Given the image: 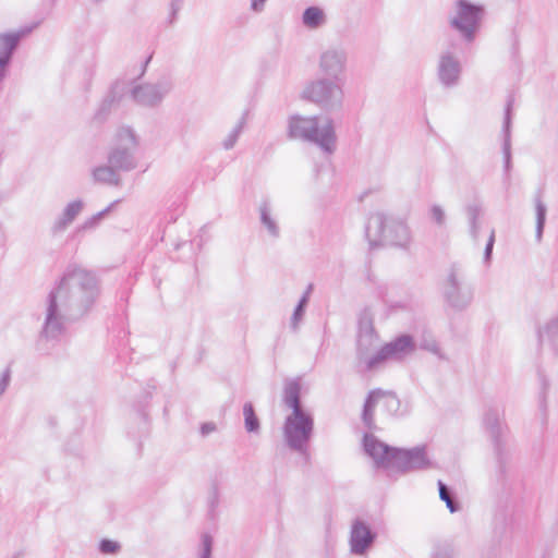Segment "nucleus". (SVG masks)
I'll use <instances>...</instances> for the list:
<instances>
[{"instance_id":"f257e3e1","label":"nucleus","mask_w":558,"mask_h":558,"mask_svg":"<svg viewBox=\"0 0 558 558\" xmlns=\"http://www.w3.org/2000/svg\"><path fill=\"white\" fill-rule=\"evenodd\" d=\"M99 293V282L94 272L69 265L46 298L37 349L45 350L48 343L57 342L68 323L82 318L92 310Z\"/></svg>"},{"instance_id":"f03ea898","label":"nucleus","mask_w":558,"mask_h":558,"mask_svg":"<svg viewBox=\"0 0 558 558\" xmlns=\"http://www.w3.org/2000/svg\"><path fill=\"white\" fill-rule=\"evenodd\" d=\"M363 446L365 452L377 466L396 469L402 473L427 470L434 466L427 456L425 446L399 449L380 441L372 434L364 435Z\"/></svg>"},{"instance_id":"7ed1b4c3","label":"nucleus","mask_w":558,"mask_h":558,"mask_svg":"<svg viewBox=\"0 0 558 558\" xmlns=\"http://www.w3.org/2000/svg\"><path fill=\"white\" fill-rule=\"evenodd\" d=\"M288 136L319 147L330 155L336 150L337 135L333 120L327 116L293 114L288 119Z\"/></svg>"},{"instance_id":"20e7f679","label":"nucleus","mask_w":558,"mask_h":558,"mask_svg":"<svg viewBox=\"0 0 558 558\" xmlns=\"http://www.w3.org/2000/svg\"><path fill=\"white\" fill-rule=\"evenodd\" d=\"M365 236L372 247L389 245L408 250L412 242L410 228L403 219L380 211L369 215Z\"/></svg>"},{"instance_id":"39448f33","label":"nucleus","mask_w":558,"mask_h":558,"mask_svg":"<svg viewBox=\"0 0 558 558\" xmlns=\"http://www.w3.org/2000/svg\"><path fill=\"white\" fill-rule=\"evenodd\" d=\"M314 434V417L308 411L294 412L286 416L282 436L287 447L301 456H308V446Z\"/></svg>"},{"instance_id":"423d86ee","label":"nucleus","mask_w":558,"mask_h":558,"mask_svg":"<svg viewBox=\"0 0 558 558\" xmlns=\"http://www.w3.org/2000/svg\"><path fill=\"white\" fill-rule=\"evenodd\" d=\"M138 137L130 126L117 130L107 153V161L119 171L129 172L137 167Z\"/></svg>"},{"instance_id":"0eeeda50","label":"nucleus","mask_w":558,"mask_h":558,"mask_svg":"<svg viewBox=\"0 0 558 558\" xmlns=\"http://www.w3.org/2000/svg\"><path fill=\"white\" fill-rule=\"evenodd\" d=\"M302 96L323 110H339L344 98L343 82L326 76L315 78L307 83Z\"/></svg>"},{"instance_id":"6e6552de","label":"nucleus","mask_w":558,"mask_h":558,"mask_svg":"<svg viewBox=\"0 0 558 558\" xmlns=\"http://www.w3.org/2000/svg\"><path fill=\"white\" fill-rule=\"evenodd\" d=\"M485 432L492 439L500 476L507 472V465L511 460V449L508 446L506 432L507 428L501 421V413L498 409L489 408L483 416Z\"/></svg>"},{"instance_id":"1a4fd4ad","label":"nucleus","mask_w":558,"mask_h":558,"mask_svg":"<svg viewBox=\"0 0 558 558\" xmlns=\"http://www.w3.org/2000/svg\"><path fill=\"white\" fill-rule=\"evenodd\" d=\"M446 303L458 311L466 308L473 300V288L460 267L453 265L442 283Z\"/></svg>"},{"instance_id":"9d476101","label":"nucleus","mask_w":558,"mask_h":558,"mask_svg":"<svg viewBox=\"0 0 558 558\" xmlns=\"http://www.w3.org/2000/svg\"><path fill=\"white\" fill-rule=\"evenodd\" d=\"M483 12L482 5L474 4L468 0H458L456 3V14L449 19V25L466 43H472L480 29Z\"/></svg>"},{"instance_id":"9b49d317","label":"nucleus","mask_w":558,"mask_h":558,"mask_svg":"<svg viewBox=\"0 0 558 558\" xmlns=\"http://www.w3.org/2000/svg\"><path fill=\"white\" fill-rule=\"evenodd\" d=\"M172 89V80L161 77L156 82L134 84L130 89V97L140 107L154 109L162 104Z\"/></svg>"},{"instance_id":"f8f14e48","label":"nucleus","mask_w":558,"mask_h":558,"mask_svg":"<svg viewBox=\"0 0 558 558\" xmlns=\"http://www.w3.org/2000/svg\"><path fill=\"white\" fill-rule=\"evenodd\" d=\"M378 402H383V407L389 415L401 416L407 413V408H402L401 401L391 391L375 389L369 391L363 407L362 421L369 429L374 427V409Z\"/></svg>"},{"instance_id":"ddd939ff","label":"nucleus","mask_w":558,"mask_h":558,"mask_svg":"<svg viewBox=\"0 0 558 558\" xmlns=\"http://www.w3.org/2000/svg\"><path fill=\"white\" fill-rule=\"evenodd\" d=\"M348 64V52L342 46H329L318 58V69L326 77L343 82Z\"/></svg>"},{"instance_id":"4468645a","label":"nucleus","mask_w":558,"mask_h":558,"mask_svg":"<svg viewBox=\"0 0 558 558\" xmlns=\"http://www.w3.org/2000/svg\"><path fill=\"white\" fill-rule=\"evenodd\" d=\"M437 78L445 88L459 85L462 74V64L459 57L449 48L440 51L436 66Z\"/></svg>"},{"instance_id":"2eb2a0df","label":"nucleus","mask_w":558,"mask_h":558,"mask_svg":"<svg viewBox=\"0 0 558 558\" xmlns=\"http://www.w3.org/2000/svg\"><path fill=\"white\" fill-rule=\"evenodd\" d=\"M414 342L411 336L401 335L393 341L385 344L375 351L374 357L368 361L369 367H380L383 363L389 359H401L405 354L414 351Z\"/></svg>"},{"instance_id":"dca6fc26","label":"nucleus","mask_w":558,"mask_h":558,"mask_svg":"<svg viewBox=\"0 0 558 558\" xmlns=\"http://www.w3.org/2000/svg\"><path fill=\"white\" fill-rule=\"evenodd\" d=\"M376 539V533L362 520L355 519L351 525L350 548L354 555H364Z\"/></svg>"},{"instance_id":"f3484780","label":"nucleus","mask_w":558,"mask_h":558,"mask_svg":"<svg viewBox=\"0 0 558 558\" xmlns=\"http://www.w3.org/2000/svg\"><path fill=\"white\" fill-rule=\"evenodd\" d=\"M378 345L377 335H357L356 338V368L359 372H373L378 367H369L368 361L374 357L373 350Z\"/></svg>"},{"instance_id":"a211bd4d","label":"nucleus","mask_w":558,"mask_h":558,"mask_svg":"<svg viewBox=\"0 0 558 558\" xmlns=\"http://www.w3.org/2000/svg\"><path fill=\"white\" fill-rule=\"evenodd\" d=\"M29 32L31 29H23L15 33L0 34V82L5 77L7 66L10 64L20 40Z\"/></svg>"},{"instance_id":"6ab92c4d","label":"nucleus","mask_w":558,"mask_h":558,"mask_svg":"<svg viewBox=\"0 0 558 558\" xmlns=\"http://www.w3.org/2000/svg\"><path fill=\"white\" fill-rule=\"evenodd\" d=\"M511 98L508 99L506 109H505V118L502 124V154L505 161V170L506 172L510 171L511 168V110H512Z\"/></svg>"},{"instance_id":"aec40b11","label":"nucleus","mask_w":558,"mask_h":558,"mask_svg":"<svg viewBox=\"0 0 558 558\" xmlns=\"http://www.w3.org/2000/svg\"><path fill=\"white\" fill-rule=\"evenodd\" d=\"M259 221L271 239L280 236V227L274 215L269 199H263L258 207Z\"/></svg>"},{"instance_id":"412c9836","label":"nucleus","mask_w":558,"mask_h":558,"mask_svg":"<svg viewBox=\"0 0 558 558\" xmlns=\"http://www.w3.org/2000/svg\"><path fill=\"white\" fill-rule=\"evenodd\" d=\"M282 401L291 409V413L306 411L301 402V384L298 379H290L284 383Z\"/></svg>"},{"instance_id":"4be33fe9","label":"nucleus","mask_w":558,"mask_h":558,"mask_svg":"<svg viewBox=\"0 0 558 558\" xmlns=\"http://www.w3.org/2000/svg\"><path fill=\"white\" fill-rule=\"evenodd\" d=\"M84 208V203L81 199H75L69 203L63 209L62 214L58 217L52 226V232L59 233L64 231L80 215Z\"/></svg>"},{"instance_id":"5701e85b","label":"nucleus","mask_w":558,"mask_h":558,"mask_svg":"<svg viewBox=\"0 0 558 558\" xmlns=\"http://www.w3.org/2000/svg\"><path fill=\"white\" fill-rule=\"evenodd\" d=\"M92 178L95 183L119 186L121 178L119 170L107 161V165H100L92 169Z\"/></svg>"},{"instance_id":"b1692460","label":"nucleus","mask_w":558,"mask_h":558,"mask_svg":"<svg viewBox=\"0 0 558 558\" xmlns=\"http://www.w3.org/2000/svg\"><path fill=\"white\" fill-rule=\"evenodd\" d=\"M327 22L325 11L316 5L308 7L302 14V23L310 29H317Z\"/></svg>"},{"instance_id":"393cba45","label":"nucleus","mask_w":558,"mask_h":558,"mask_svg":"<svg viewBox=\"0 0 558 558\" xmlns=\"http://www.w3.org/2000/svg\"><path fill=\"white\" fill-rule=\"evenodd\" d=\"M538 341H547L554 350L558 351V317L551 318L544 327L538 329Z\"/></svg>"},{"instance_id":"a878e982","label":"nucleus","mask_w":558,"mask_h":558,"mask_svg":"<svg viewBox=\"0 0 558 558\" xmlns=\"http://www.w3.org/2000/svg\"><path fill=\"white\" fill-rule=\"evenodd\" d=\"M465 213L469 221L470 234L472 239L476 241L480 234L481 225L478 220L483 215V208L478 203H472L465 207Z\"/></svg>"},{"instance_id":"bb28decb","label":"nucleus","mask_w":558,"mask_h":558,"mask_svg":"<svg viewBox=\"0 0 558 558\" xmlns=\"http://www.w3.org/2000/svg\"><path fill=\"white\" fill-rule=\"evenodd\" d=\"M535 211H536V228H535V238L537 242L542 240L544 227L546 222V205L543 203L541 195L535 197Z\"/></svg>"},{"instance_id":"cd10ccee","label":"nucleus","mask_w":558,"mask_h":558,"mask_svg":"<svg viewBox=\"0 0 558 558\" xmlns=\"http://www.w3.org/2000/svg\"><path fill=\"white\" fill-rule=\"evenodd\" d=\"M373 314L368 308L360 312L357 318V335H375Z\"/></svg>"},{"instance_id":"c85d7f7f","label":"nucleus","mask_w":558,"mask_h":558,"mask_svg":"<svg viewBox=\"0 0 558 558\" xmlns=\"http://www.w3.org/2000/svg\"><path fill=\"white\" fill-rule=\"evenodd\" d=\"M244 426L248 433H257L260 428L259 420L251 402L243 405Z\"/></svg>"},{"instance_id":"c756f323","label":"nucleus","mask_w":558,"mask_h":558,"mask_svg":"<svg viewBox=\"0 0 558 558\" xmlns=\"http://www.w3.org/2000/svg\"><path fill=\"white\" fill-rule=\"evenodd\" d=\"M437 484L440 500L446 504V507L451 513L458 512L460 510V504L454 499L451 489L440 480Z\"/></svg>"},{"instance_id":"7c9ffc66","label":"nucleus","mask_w":558,"mask_h":558,"mask_svg":"<svg viewBox=\"0 0 558 558\" xmlns=\"http://www.w3.org/2000/svg\"><path fill=\"white\" fill-rule=\"evenodd\" d=\"M245 117H241V119L236 122V124L233 126V129L230 131V133L227 135V137L222 142V147L227 150L234 147L235 143L238 142L239 136L243 132L244 125H245Z\"/></svg>"},{"instance_id":"2f4dec72","label":"nucleus","mask_w":558,"mask_h":558,"mask_svg":"<svg viewBox=\"0 0 558 558\" xmlns=\"http://www.w3.org/2000/svg\"><path fill=\"white\" fill-rule=\"evenodd\" d=\"M456 550L449 542H438L434 544L430 558H454Z\"/></svg>"},{"instance_id":"473e14b6","label":"nucleus","mask_w":558,"mask_h":558,"mask_svg":"<svg viewBox=\"0 0 558 558\" xmlns=\"http://www.w3.org/2000/svg\"><path fill=\"white\" fill-rule=\"evenodd\" d=\"M306 306L307 305L305 304V300H299L290 319V328L293 332L299 331L300 325L305 314Z\"/></svg>"},{"instance_id":"72a5a7b5","label":"nucleus","mask_w":558,"mask_h":558,"mask_svg":"<svg viewBox=\"0 0 558 558\" xmlns=\"http://www.w3.org/2000/svg\"><path fill=\"white\" fill-rule=\"evenodd\" d=\"M214 539L209 534H203L198 548L197 558H213Z\"/></svg>"},{"instance_id":"f704fd0d","label":"nucleus","mask_w":558,"mask_h":558,"mask_svg":"<svg viewBox=\"0 0 558 558\" xmlns=\"http://www.w3.org/2000/svg\"><path fill=\"white\" fill-rule=\"evenodd\" d=\"M118 203V201L111 203L108 207H106L105 209H102L101 211L95 214L94 216H92L89 219H87L84 225H83V229H92V228H95L98 222L108 214L111 211V209L116 206V204Z\"/></svg>"},{"instance_id":"c9c22d12","label":"nucleus","mask_w":558,"mask_h":558,"mask_svg":"<svg viewBox=\"0 0 558 558\" xmlns=\"http://www.w3.org/2000/svg\"><path fill=\"white\" fill-rule=\"evenodd\" d=\"M120 544L118 542L105 538L99 543V550L106 555H116L120 551Z\"/></svg>"},{"instance_id":"e433bc0d","label":"nucleus","mask_w":558,"mask_h":558,"mask_svg":"<svg viewBox=\"0 0 558 558\" xmlns=\"http://www.w3.org/2000/svg\"><path fill=\"white\" fill-rule=\"evenodd\" d=\"M10 383H11V368H10V366H8L0 374V398L7 391Z\"/></svg>"},{"instance_id":"4c0bfd02","label":"nucleus","mask_w":558,"mask_h":558,"mask_svg":"<svg viewBox=\"0 0 558 558\" xmlns=\"http://www.w3.org/2000/svg\"><path fill=\"white\" fill-rule=\"evenodd\" d=\"M430 217L438 226H442L445 223L446 215L439 205L432 206Z\"/></svg>"},{"instance_id":"58836bf2","label":"nucleus","mask_w":558,"mask_h":558,"mask_svg":"<svg viewBox=\"0 0 558 558\" xmlns=\"http://www.w3.org/2000/svg\"><path fill=\"white\" fill-rule=\"evenodd\" d=\"M118 87H119V83H116V84L113 85V87H112V90H111L112 95H109V96H108V97L102 101L101 107H100V110H99V112H98V116H100L101 113H104V112H106V111H108V110L110 109L111 105H112V104L114 102V100H116V96H114V94H116V90L118 89Z\"/></svg>"},{"instance_id":"ea45409f","label":"nucleus","mask_w":558,"mask_h":558,"mask_svg":"<svg viewBox=\"0 0 558 558\" xmlns=\"http://www.w3.org/2000/svg\"><path fill=\"white\" fill-rule=\"evenodd\" d=\"M494 243H495V230H492L488 241L485 246V252H484V262L485 263H489V260L492 258Z\"/></svg>"},{"instance_id":"a19ab883","label":"nucleus","mask_w":558,"mask_h":558,"mask_svg":"<svg viewBox=\"0 0 558 558\" xmlns=\"http://www.w3.org/2000/svg\"><path fill=\"white\" fill-rule=\"evenodd\" d=\"M182 8V0H171L169 24H173L177 20L178 12Z\"/></svg>"},{"instance_id":"79ce46f5","label":"nucleus","mask_w":558,"mask_h":558,"mask_svg":"<svg viewBox=\"0 0 558 558\" xmlns=\"http://www.w3.org/2000/svg\"><path fill=\"white\" fill-rule=\"evenodd\" d=\"M538 380H539V385H541V393H539L541 404L543 405V403L545 402L546 390L548 388V381H547L545 375L541 371L538 372Z\"/></svg>"},{"instance_id":"37998d69","label":"nucleus","mask_w":558,"mask_h":558,"mask_svg":"<svg viewBox=\"0 0 558 558\" xmlns=\"http://www.w3.org/2000/svg\"><path fill=\"white\" fill-rule=\"evenodd\" d=\"M267 0H251V10L255 13H260L265 9Z\"/></svg>"},{"instance_id":"c03bdc74","label":"nucleus","mask_w":558,"mask_h":558,"mask_svg":"<svg viewBox=\"0 0 558 558\" xmlns=\"http://www.w3.org/2000/svg\"><path fill=\"white\" fill-rule=\"evenodd\" d=\"M216 429V425L214 423H204L201 426V434L203 436H207Z\"/></svg>"},{"instance_id":"a18cd8bd","label":"nucleus","mask_w":558,"mask_h":558,"mask_svg":"<svg viewBox=\"0 0 558 558\" xmlns=\"http://www.w3.org/2000/svg\"><path fill=\"white\" fill-rule=\"evenodd\" d=\"M424 349L430 351V352H436L438 350V345L435 341H432V342H428V343H425L423 345Z\"/></svg>"},{"instance_id":"49530a36","label":"nucleus","mask_w":558,"mask_h":558,"mask_svg":"<svg viewBox=\"0 0 558 558\" xmlns=\"http://www.w3.org/2000/svg\"><path fill=\"white\" fill-rule=\"evenodd\" d=\"M311 294L308 292H304L300 300H305V304H308Z\"/></svg>"},{"instance_id":"de8ad7c7","label":"nucleus","mask_w":558,"mask_h":558,"mask_svg":"<svg viewBox=\"0 0 558 558\" xmlns=\"http://www.w3.org/2000/svg\"><path fill=\"white\" fill-rule=\"evenodd\" d=\"M313 288H314L313 283H310L304 292H308L311 294L313 291Z\"/></svg>"},{"instance_id":"09e8293b","label":"nucleus","mask_w":558,"mask_h":558,"mask_svg":"<svg viewBox=\"0 0 558 558\" xmlns=\"http://www.w3.org/2000/svg\"><path fill=\"white\" fill-rule=\"evenodd\" d=\"M149 60H150V57L146 60V62H145V64H144V68H143V70H142L141 75H143V74L145 73L146 65H147V63L149 62Z\"/></svg>"}]
</instances>
